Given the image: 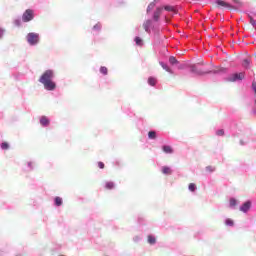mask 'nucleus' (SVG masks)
Returning <instances> with one entry per match:
<instances>
[{"label":"nucleus","mask_w":256,"mask_h":256,"mask_svg":"<svg viewBox=\"0 0 256 256\" xmlns=\"http://www.w3.org/2000/svg\"><path fill=\"white\" fill-rule=\"evenodd\" d=\"M250 209H251V201L245 202V203L240 207V211H242V213H247V211H249Z\"/></svg>","instance_id":"6e6552de"},{"label":"nucleus","mask_w":256,"mask_h":256,"mask_svg":"<svg viewBox=\"0 0 256 256\" xmlns=\"http://www.w3.org/2000/svg\"><path fill=\"white\" fill-rule=\"evenodd\" d=\"M149 139H157V133L155 131L148 132Z\"/></svg>","instance_id":"6ab92c4d"},{"label":"nucleus","mask_w":256,"mask_h":256,"mask_svg":"<svg viewBox=\"0 0 256 256\" xmlns=\"http://www.w3.org/2000/svg\"><path fill=\"white\" fill-rule=\"evenodd\" d=\"M234 224L235 223L230 218L226 219V221H225V225H228L229 227H233Z\"/></svg>","instance_id":"b1692460"},{"label":"nucleus","mask_w":256,"mask_h":256,"mask_svg":"<svg viewBox=\"0 0 256 256\" xmlns=\"http://www.w3.org/2000/svg\"><path fill=\"white\" fill-rule=\"evenodd\" d=\"M245 79V72L234 73L228 77V81L235 83V81H243Z\"/></svg>","instance_id":"7ed1b4c3"},{"label":"nucleus","mask_w":256,"mask_h":256,"mask_svg":"<svg viewBox=\"0 0 256 256\" xmlns=\"http://www.w3.org/2000/svg\"><path fill=\"white\" fill-rule=\"evenodd\" d=\"M162 173L164 175H171V173H173V171L168 166H164V167H162Z\"/></svg>","instance_id":"9b49d317"},{"label":"nucleus","mask_w":256,"mask_h":256,"mask_svg":"<svg viewBox=\"0 0 256 256\" xmlns=\"http://www.w3.org/2000/svg\"><path fill=\"white\" fill-rule=\"evenodd\" d=\"M206 171H208V173H213V171H215V167L214 166H207Z\"/></svg>","instance_id":"c85d7f7f"},{"label":"nucleus","mask_w":256,"mask_h":256,"mask_svg":"<svg viewBox=\"0 0 256 256\" xmlns=\"http://www.w3.org/2000/svg\"><path fill=\"white\" fill-rule=\"evenodd\" d=\"M100 73H102V75H107V73H108L107 67L102 66V67L100 68Z\"/></svg>","instance_id":"a878e982"},{"label":"nucleus","mask_w":256,"mask_h":256,"mask_svg":"<svg viewBox=\"0 0 256 256\" xmlns=\"http://www.w3.org/2000/svg\"><path fill=\"white\" fill-rule=\"evenodd\" d=\"M215 4L217 5V7H224L225 9H233V6H231V4L223 0H217Z\"/></svg>","instance_id":"39448f33"},{"label":"nucleus","mask_w":256,"mask_h":256,"mask_svg":"<svg viewBox=\"0 0 256 256\" xmlns=\"http://www.w3.org/2000/svg\"><path fill=\"white\" fill-rule=\"evenodd\" d=\"M98 167H99V169H105V163L98 162Z\"/></svg>","instance_id":"2f4dec72"},{"label":"nucleus","mask_w":256,"mask_h":256,"mask_svg":"<svg viewBox=\"0 0 256 256\" xmlns=\"http://www.w3.org/2000/svg\"><path fill=\"white\" fill-rule=\"evenodd\" d=\"M191 73H195V75H207L208 73H211V72H203V70H199V68H197V65H192Z\"/></svg>","instance_id":"0eeeda50"},{"label":"nucleus","mask_w":256,"mask_h":256,"mask_svg":"<svg viewBox=\"0 0 256 256\" xmlns=\"http://www.w3.org/2000/svg\"><path fill=\"white\" fill-rule=\"evenodd\" d=\"M1 149H3L4 151H6L7 149H9V143L3 142V143L1 144Z\"/></svg>","instance_id":"bb28decb"},{"label":"nucleus","mask_w":256,"mask_h":256,"mask_svg":"<svg viewBox=\"0 0 256 256\" xmlns=\"http://www.w3.org/2000/svg\"><path fill=\"white\" fill-rule=\"evenodd\" d=\"M153 22H151V20H146L143 23V29L146 31V33H151V25Z\"/></svg>","instance_id":"1a4fd4ad"},{"label":"nucleus","mask_w":256,"mask_h":256,"mask_svg":"<svg viewBox=\"0 0 256 256\" xmlns=\"http://www.w3.org/2000/svg\"><path fill=\"white\" fill-rule=\"evenodd\" d=\"M153 9H155V2H151L148 7H147V13H149L150 11H153Z\"/></svg>","instance_id":"aec40b11"},{"label":"nucleus","mask_w":256,"mask_h":256,"mask_svg":"<svg viewBox=\"0 0 256 256\" xmlns=\"http://www.w3.org/2000/svg\"><path fill=\"white\" fill-rule=\"evenodd\" d=\"M27 41L30 45H37V43H39V34L37 33H29L27 35Z\"/></svg>","instance_id":"20e7f679"},{"label":"nucleus","mask_w":256,"mask_h":256,"mask_svg":"<svg viewBox=\"0 0 256 256\" xmlns=\"http://www.w3.org/2000/svg\"><path fill=\"white\" fill-rule=\"evenodd\" d=\"M216 135L223 136V135H225V131L224 130H218L216 132Z\"/></svg>","instance_id":"7c9ffc66"},{"label":"nucleus","mask_w":256,"mask_h":256,"mask_svg":"<svg viewBox=\"0 0 256 256\" xmlns=\"http://www.w3.org/2000/svg\"><path fill=\"white\" fill-rule=\"evenodd\" d=\"M148 243L150 245H155L157 243V239L153 235H148Z\"/></svg>","instance_id":"f8f14e48"},{"label":"nucleus","mask_w":256,"mask_h":256,"mask_svg":"<svg viewBox=\"0 0 256 256\" xmlns=\"http://www.w3.org/2000/svg\"><path fill=\"white\" fill-rule=\"evenodd\" d=\"M162 149L164 153H173V148L171 146L164 145Z\"/></svg>","instance_id":"4468645a"},{"label":"nucleus","mask_w":256,"mask_h":256,"mask_svg":"<svg viewBox=\"0 0 256 256\" xmlns=\"http://www.w3.org/2000/svg\"><path fill=\"white\" fill-rule=\"evenodd\" d=\"M249 19H250V24L255 28L256 30V21L255 19H253V17L251 15H248Z\"/></svg>","instance_id":"393cba45"},{"label":"nucleus","mask_w":256,"mask_h":256,"mask_svg":"<svg viewBox=\"0 0 256 256\" xmlns=\"http://www.w3.org/2000/svg\"><path fill=\"white\" fill-rule=\"evenodd\" d=\"M135 43H136V45L141 47L143 45V40L140 37H136Z\"/></svg>","instance_id":"4be33fe9"},{"label":"nucleus","mask_w":256,"mask_h":256,"mask_svg":"<svg viewBox=\"0 0 256 256\" xmlns=\"http://www.w3.org/2000/svg\"><path fill=\"white\" fill-rule=\"evenodd\" d=\"M252 89L256 95V82L255 81L252 82Z\"/></svg>","instance_id":"473e14b6"},{"label":"nucleus","mask_w":256,"mask_h":256,"mask_svg":"<svg viewBox=\"0 0 256 256\" xmlns=\"http://www.w3.org/2000/svg\"><path fill=\"white\" fill-rule=\"evenodd\" d=\"M237 205V200L235 198L230 199V207H235Z\"/></svg>","instance_id":"cd10ccee"},{"label":"nucleus","mask_w":256,"mask_h":256,"mask_svg":"<svg viewBox=\"0 0 256 256\" xmlns=\"http://www.w3.org/2000/svg\"><path fill=\"white\" fill-rule=\"evenodd\" d=\"M199 65H205V63L204 62H200V63H198Z\"/></svg>","instance_id":"e433bc0d"},{"label":"nucleus","mask_w":256,"mask_h":256,"mask_svg":"<svg viewBox=\"0 0 256 256\" xmlns=\"http://www.w3.org/2000/svg\"><path fill=\"white\" fill-rule=\"evenodd\" d=\"M164 10L165 11H171L172 13H177V11L175 10V8L173 6H164Z\"/></svg>","instance_id":"a211bd4d"},{"label":"nucleus","mask_w":256,"mask_h":256,"mask_svg":"<svg viewBox=\"0 0 256 256\" xmlns=\"http://www.w3.org/2000/svg\"><path fill=\"white\" fill-rule=\"evenodd\" d=\"M15 24L19 26L21 25V22L19 20H15Z\"/></svg>","instance_id":"c9c22d12"},{"label":"nucleus","mask_w":256,"mask_h":256,"mask_svg":"<svg viewBox=\"0 0 256 256\" xmlns=\"http://www.w3.org/2000/svg\"><path fill=\"white\" fill-rule=\"evenodd\" d=\"M169 63H171V65L177 64V63H178V62H177V58H175V56H171V57L169 58Z\"/></svg>","instance_id":"5701e85b"},{"label":"nucleus","mask_w":256,"mask_h":256,"mask_svg":"<svg viewBox=\"0 0 256 256\" xmlns=\"http://www.w3.org/2000/svg\"><path fill=\"white\" fill-rule=\"evenodd\" d=\"M188 189L193 193L195 192V189H197V186L195 185V183H190Z\"/></svg>","instance_id":"412c9836"},{"label":"nucleus","mask_w":256,"mask_h":256,"mask_svg":"<svg viewBox=\"0 0 256 256\" xmlns=\"http://www.w3.org/2000/svg\"><path fill=\"white\" fill-rule=\"evenodd\" d=\"M53 77H55L53 70H46L39 78V82L44 85V89H47V91H54L57 87L53 82Z\"/></svg>","instance_id":"f257e3e1"},{"label":"nucleus","mask_w":256,"mask_h":256,"mask_svg":"<svg viewBox=\"0 0 256 256\" xmlns=\"http://www.w3.org/2000/svg\"><path fill=\"white\" fill-rule=\"evenodd\" d=\"M148 83L151 85V87H155V85H157V79L155 77H149Z\"/></svg>","instance_id":"ddd939ff"},{"label":"nucleus","mask_w":256,"mask_h":256,"mask_svg":"<svg viewBox=\"0 0 256 256\" xmlns=\"http://www.w3.org/2000/svg\"><path fill=\"white\" fill-rule=\"evenodd\" d=\"M4 34H5V29L0 28V39L1 37H3Z\"/></svg>","instance_id":"72a5a7b5"},{"label":"nucleus","mask_w":256,"mask_h":256,"mask_svg":"<svg viewBox=\"0 0 256 256\" xmlns=\"http://www.w3.org/2000/svg\"><path fill=\"white\" fill-rule=\"evenodd\" d=\"M242 65H243V67H245V69H249V65H251V60L244 59Z\"/></svg>","instance_id":"f3484780"},{"label":"nucleus","mask_w":256,"mask_h":256,"mask_svg":"<svg viewBox=\"0 0 256 256\" xmlns=\"http://www.w3.org/2000/svg\"><path fill=\"white\" fill-rule=\"evenodd\" d=\"M55 205L57 207H61V205H63V199L61 197H56L55 198Z\"/></svg>","instance_id":"dca6fc26"},{"label":"nucleus","mask_w":256,"mask_h":256,"mask_svg":"<svg viewBox=\"0 0 256 256\" xmlns=\"http://www.w3.org/2000/svg\"><path fill=\"white\" fill-rule=\"evenodd\" d=\"M105 189H108V190L115 189V183H113V182H106L105 183Z\"/></svg>","instance_id":"2eb2a0df"},{"label":"nucleus","mask_w":256,"mask_h":256,"mask_svg":"<svg viewBox=\"0 0 256 256\" xmlns=\"http://www.w3.org/2000/svg\"><path fill=\"white\" fill-rule=\"evenodd\" d=\"M49 118L48 117H46V116H42L41 118H40V125H43V127H47V126H49Z\"/></svg>","instance_id":"9d476101"},{"label":"nucleus","mask_w":256,"mask_h":256,"mask_svg":"<svg viewBox=\"0 0 256 256\" xmlns=\"http://www.w3.org/2000/svg\"><path fill=\"white\" fill-rule=\"evenodd\" d=\"M162 68L165 69V71H167L168 73H171V68H169V66L163 64Z\"/></svg>","instance_id":"c756f323"},{"label":"nucleus","mask_w":256,"mask_h":256,"mask_svg":"<svg viewBox=\"0 0 256 256\" xmlns=\"http://www.w3.org/2000/svg\"><path fill=\"white\" fill-rule=\"evenodd\" d=\"M94 29H101V24H96V25L94 26Z\"/></svg>","instance_id":"f704fd0d"},{"label":"nucleus","mask_w":256,"mask_h":256,"mask_svg":"<svg viewBox=\"0 0 256 256\" xmlns=\"http://www.w3.org/2000/svg\"><path fill=\"white\" fill-rule=\"evenodd\" d=\"M33 19H35V12L31 9L25 10L22 15V21L24 23H29V21H33Z\"/></svg>","instance_id":"f03ea898"},{"label":"nucleus","mask_w":256,"mask_h":256,"mask_svg":"<svg viewBox=\"0 0 256 256\" xmlns=\"http://www.w3.org/2000/svg\"><path fill=\"white\" fill-rule=\"evenodd\" d=\"M157 1H159V0H154V3H157Z\"/></svg>","instance_id":"4c0bfd02"},{"label":"nucleus","mask_w":256,"mask_h":256,"mask_svg":"<svg viewBox=\"0 0 256 256\" xmlns=\"http://www.w3.org/2000/svg\"><path fill=\"white\" fill-rule=\"evenodd\" d=\"M162 13H163V8L161 7L156 8V10L153 13V20L156 22L159 21V18L161 17Z\"/></svg>","instance_id":"423d86ee"}]
</instances>
